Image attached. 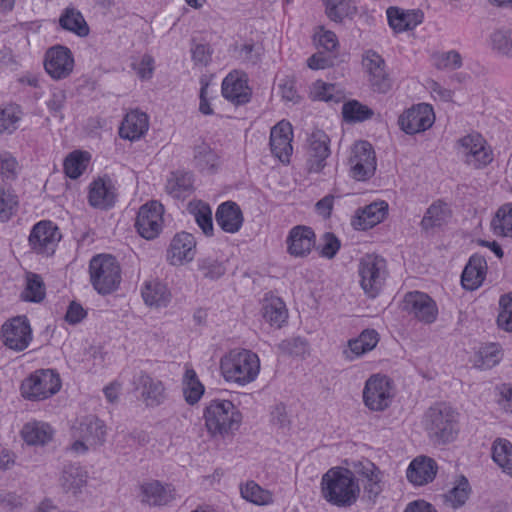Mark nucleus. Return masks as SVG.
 Segmentation results:
<instances>
[{"instance_id": "393cba45", "label": "nucleus", "mask_w": 512, "mask_h": 512, "mask_svg": "<svg viewBox=\"0 0 512 512\" xmlns=\"http://www.w3.org/2000/svg\"><path fill=\"white\" fill-rule=\"evenodd\" d=\"M149 129V117L138 109L129 111L119 127L121 138L136 141L142 138Z\"/></svg>"}, {"instance_id": "de8ad7c7", "label": "nucleus", "mask_w": 512, "mask_h": 512, "mask_svg": "<svg viewBox=\"0 0 512 512\" xmlns=\"http://www.w3.org/2000/svg\"><path fill=\"white\" fill-rule=\"evenodd\" d=\"M197 269L209 280H217L226 273L225 263L213 256L200 257L197 260Z\"/></svg>"}, {"instance_id": "20e7f679", "label": "nucleus", "mask_w": 512, "mask_h": 512, "mask_svg": "<svg viewBox=\"0 0 512 512\" xmlns=\"http://www.w3.org/2000/svg\"><path fill=\"white\" fill-rule=\"evenodd\" d=\"M424 426L429 438L434 443L451 442L459 431L458 414L451 407L438 404L426 412Z\"/></svg>"}, {"instance_id": "473e14b6", "label": "nucleus", "mask_w": 512, "mask_h": 512, "mask_svg": "<svg viewBox=\"0 0 512 512\" xmlns=\"http://www.w3.org/2000/svg\"><path fill=\"white\" fill-rule=\"evenodd\" d=\"M54 435L52 427L43 421H29L21 429V437L30 446H44Z\"/></svg>"}, {"instance_id": "6e6d98bb", "label": "nucleus", "mask_w": 512, "mask_h": 512, "mask_svg": "<svg viewBox=\"0 0 512 512\" xmlns=\"http://www.w3.org/2000/svg\"><path fill=\"white\" fill-rule=\"evenodd\" d=\"M17 196L10 190L0 186V220L8 221L16 212Z\"/></svg>"}, {"instance_id": "6ab92c4d", "label": "nucleus", "mask_w": 512, "mask_h": 512, "mask_svg": "<svg viewBox=\"0 0 512 512\" xmlns=\"http://www.w3.org/2000/svg\"><path fill=\"white\" fill-rule=\"evenodd\" d=\"M222 95L235 105H243L251 99L247 75L240 71L230 72L222 82Z\"/></svg>"}, {"instance_id": "4468645a", "label": "nucleus", "mask_w": 512, "mask_h": 512, "mask_svg": "<svg viewBox=\"0 0 512 512\" xmlns=\"http://www.w3.org/2000/svg\"><path fill=\"white\" fill-rule=\"evenodd\" d=\"M403 310L425 324L435 322L438 316L436 302L428 294L420 291H412L405 294Z\"/></svg>"}, {"instance_id": "79ce46f5", "label": "nucleus", "mask_w": 512, "mask_h": 512, "mask_svg": "<svg viewBox=\"0 0 512 512\" xmlns=\"http://www.w3.org/2000/svg\"><path fill=\"white\" fill-rule=\"evenodd\" d=\"M491 49L501 56L512 58V28L501 27L489 37Z\"/></svg>"}, {"instance_id": "774afa93", "label": "nucleus", "mask_w": 512, "mask_h": 512, "mask_svg": "<svg viewBox=\"0 0 512 512\" xmlns=\"http://www.w3.org/2000/svg\"><path fill=\"white\" fill-rule=\"evenodd\" d=\"M192 60L196 65L206 66L211 61L212 49L206 44H196L191 48Z\"/></svg>"}, {"instance_id": "7ed1b4c3", "label": "nucleus", "mask_w": 512, "mask_h": 512, "mask_svg": "<svg viewBox=\"0 0 512 512\" xmlns=\"http://www.w3.org/2000/svg\"><path fill=\"white\" fill-rule=\"evenodd\" d=\"M205 426L211 436L225 437L237 430L242 416L237 407L230 400L212 399L203 412Z\"/></svg>"}, {"instance_id": "a18cd8bd", "label": "nucleus", "mask_w": 512, "mask_h": 512, "mask_svg": "<svg viewBox=\"0 0 512 512\" xmlns=\"http://www.w3.org/2000/svg\"><path fill=\"white\" fill-rule=\"evenodd\" d=\"M189 211L202 232L206 236L213 235L212 210L210 206L203 201H195L189 203Z\"/></svg>"}, {"instance_id": "a211bd4d", "label": "nucleus", "mask_w": 512, "mask_h": 512, "mask_svg": "<svg viewBox=\"0 0 512 512\" xmlns=\"http://www.w3.org/2000/svg\"><path fill=\"white\" fill-rule=\"evenodd\" d=\"M285 243L290 256L305 258L315 246L316 235L311 227L296 225L289 230Z\"/></svg>"}, {"instance_id": "c9c22d12", "label": "nucleus", "mask_w": 512, "mask_h": 512, "mask_svg": "<svg viewBox=\"0 0 512 512\" xmlns=\"http://www.w3.org/2000/svg\"><path fill=\"white\" fill-rule=\"evenodd\" d=\"M262 316L271 326L281 328L288 318V311L282 299L270 296L264 298Z\"/></svg>"}, {"instance_id": "7c9ffc66", "label": "nucleus", "mask_w": 512, "mask_h": 512, "mask_svg": "<svg viewBox=\"0 0 512 512\" xmlns=\"http://www.w3.org/2000/svg\"><path fill=\"white\" fill-rule=\"evenodd\" d=\"M486 270L485 258L478 254L472 255L461 275L463 288L470 291L477 289L485 279Z\"/></svg>"}, {"instance_id": "a878e982", "label": "nucleus", "mask_w": 512, "mask_h": 512, "mask_svg": "<svg viewBox=\"0 0 512 512\" xmlns=\"http://www.w3.org/2000/svg\"><path fill=\"white\" fill-rule=\"evenodd\" d=\"M140 490L141 502L149 506H164L175 499V489L172 485H164L157 480L143 483Z\"/></svg>"}, {"instance_id": "603ef678", "label": "nucleus", "mask_w": 512, "mask_h": 512, "mask_svg": "<svg viewBox=\"0 0 512 512\" xmlns=\"http://www.w3.org/2000/svg\"><path fill=\"white\" fill-rule=\"evenodd\" d=\"M469 493L470 486L468 480L462 476L459 482L444 495V499L446 503L456 509L465 504Z\"/></svg>"}, {"instance_id": "dca6fc26", "label": "nucleus", "mask_w": 512, "mask_h": 512, "mask_svg": "<svg viewBox=\"0 0 512 512\" xmlns=\"http://www.w3.org/2000/svg\"><path fill=\"white\" fill-rule=\"evenodd\" d=\"M44 68L55 80L67 78L74 68L72 52L62 45L49 48L45 53Z\"/></svg>"}, {"instance_id": "9b49d317", "label": "nucleus", "mask_w": 512, "mask_h": 512, "mask_svg": "<svg viewBox=\"0 0 512 512\" xmlns=\"http://www.w3.org/2000/svg\"><path fill=\"white\" fill-rule=\"evenodd\" d=\"M350 175L358 181H365L374 175L376 157L372 145L367 141L356 142L348 159Z\"/></svg>"}, {"instance_id": "338daca9", "label": "nucleus", "mask_w": 512, "mask_h": 512, "mask_svg": "<svg viewBox=\"0 0 512 512\" xmlns=\"http://www.w3.org/2000/svg\"><path fill=\"white\" fill-rule=\"evenodd\" d=\"M498 393L497 402L499 406L508 414L512 415V385L501 384L496 387Z\"/></svg>"}, {"instance_id": "f03ea898", "label": "nucleus", "mask_w": 512, "mask_h": 512, "mask_svg": "<svg viewBox=\"0 0 512 512\" xmlns=\"http://www.w3.org/2000/svg\"><path fill=\"white\" fill-rule=\"evenodd\" d=\"M220 370L226 382L245 386L258 377L260 359L251 350L233 349L221 358Z\"/></svg>"}, {"instance_id": "37998d69", "label": "nucleus", "mask_w": 512, "mask_h": 512, "mask_svg": "<svg viewBox=\"0 0 512 512\" xmlns=\"http://www.w3.org/2000/svg\"><path fill=\"white\" fill-rule=\"evenodd\" d=\"M491 228L498 236L512 237V203L498 208L491 221Z\"/></svg>"}, {"instance_id": "13d9d810", "label": "nucleus", "mask_w": 512, "mask_h": 512, "mask_svg": "<svg viewBox=\"0 0 512 512\" xmlns=\"http://www.w3.org/2000/svg\"><path fill=\"white\" fill-rule=\"evenodd\" d=\"M45 296L44 283L37 274H31L27 278L24 291V299L31 302H40Z\"/></svg>"}, {"instance_id": "5fc2aeb1", "label": "nucleus", "mask_w": 512, "mask_h": 512, "mask_svg": "<svg viewBox=\"0 0 512 512\" xmlns=\"http://www.w3.org/2000/svg\"><path fill=\"white\" fill-rule=\"evenodd\" d=\"M311 95L314 100L338 103L342 99L340 91L334 84L316 81L311 88Z\"/></svg>"}, {"instance_id": "49530a36", "label": "nucleus", "mask_w": 512, "mask_h": 512, "mask_svg": "<svg viewBox=\"0 0 512 512\" xmlns=\"http://www.w3.org/2000/svg\"><path fill=\"white\" fill-rule=\"evenodd\" d=\"M192 188V177L186 172L172 173L167 180L166 191L174 198L180 199L186 197Z\"/></svg>"}, {"instance_id": "09e8293b", "label": "nucleus", "mask_w": 512, "mask_h": 512, "mask_svg": "<svg viewBox=\"0 0 512 512\" xmlns=\"http://www.w3.org/2000/svg\"><path fill=\"white\" fill-rule=\"evenodd\" d=\"M325 12L328 18L340 23L344 18L353 15L356 11L351 0H324Z\"/></svg>"}, {"instance_id": "423d86ee", "label": "nucleus", "mask_w": 512, "mask_h": 512, "mask_svg": "<svg viewBox=\"0 0 512 512\" xmlns=\"http://www.w3.org/2000/svg\"><path fill=\"white\" fill-rule=\"evenodd\" d=\"M387 274V263L383 257L376 254H366L359 260V283L368 297L375 298L379 294Z\"/></svg>"}, {"instance_id": "4d7b16f0", "label": "nucleus", "mask_w": 512, "mask_h": 512, "mask_svg": "<svg viewBox=\"0 0 512 512\" xmlns=\"http://www.w3.org/2000/svg\"><path fill=\"white\" fill-rule=\"evenodd\" d=\"M499 307L500 312L497 317L499 328L512 332V293L500 297Z\"/></svg>"}, {"instance_id": "4c0bfd02", "label": "nucleus", "mask_w": 512, "mask_h": 512, "mask_svg": "<svg viewBox=\"0 0 512 512\" xmlns=\"http://www.w3.org/2000/svg\"><path fill=\"white\" fill-rule=\"evenodd\" d=\"M86 481L87 473L82 467L76 464L65 466L61 476V485L66 492L76 494L86 484Z\"/></svg>"}, {"instance_id": "bf43d9fd", "label": "nucleus", "mask_w": 512, "mask_h": 512, "mask_svg": "<svg viewBox=\"0 0 512 512\" xmlns=\"http://www.w3.org/2000/svg\"><path fill=\"white\" fill-rule=\"evenodd\" d=\"M216 158V154L206 144L199 145L195 148L196 165L201 170H211L214 168Z\"/></svg>"}, {"instance_id": "bb28decb", "label": "nucleus", "mask_w": 512, "mask_h": 512, "mask_svg": "<svg viewBox=\"0 0 512 512\" xmlns=\"http://www.w3.org/2000/svg\"><path fill=\"white\" fill-rule=\"evenodd\" d=\"M215 219L224 232L231 234L238 232L244 221L240 207L232 201L224 202L218 206Z\"/></svg>"}, {"instance_id": "0e129e2a", "label": "nucleus", "mask_w": 512, "mask_h": 512, "mask_svg": "<svg viewBox=\"0 0 512 512\" xmlns=\"http://www.w3.org/2000/svg\"><path fill=\"white\" fill-rule=\"evenodd\" d=\"M315 38L317 39L319 46L324 48L326 51H334L339 44L336 34L330 30H325L322 26L318 27V31L315 33Z\"/></svg>"}, {"instance_id": "ddd939ff", "label": "nucleus", "mask_w": 512, "mask_h": 512, "mask_svg": "<svg viewBox=\"0 0 512 512\" xmlns=\"http://www.w3.org/2000/svg\"><path fill=\"white\" fill-rule=\"evenodd\" d=\"M4 345L14 351L25 350L32 341V329L26 316H17L2 325Z\"/></svg>"}, {"instance_id": "39448f33", "label": "nucleus", "mask_w": 512, "mask_h": 512, "mask_svg": "<svg viewBox=\"0 0 512 512\" xmlns=\"http://www.w3.org/2000/svg\"><path fill=\"white\" fill-rule=\"evenodd\" d=\"M90 282L101 295H107L118 289L121 283V268L115 257L99 254L89 262Z\"/></svg>"}, {"instance_id": "ea45409f", "label": "nucleus", "mask_w": 512, "mask_h": 512, "mask_svg": "<svg viewBox=\"0 0 512 512\" xmlns=\"http://www.w3.org/2000/svg\"><path fill=\"white\" fill-rule=\"evenodd\" d=\"M492 459L503 472L512 476V443L505 438H496L492 444Z\"/></svg>"}, {"instance_id": "58836bf2", "label": "nucleus", "mask_w": 512, "mask_h": 512, "mask_svg": "<svg viewBox=\"0 0 512 512\" xmlns=\"http://www.w3.org/2000/svg\"><path fill=\"white\" fill-rule=\"evenodd\" d=\"M59 24L64 30L75 33L80 37L89 34V27L83 15L75 8H66L59 18Z\"/></svg>"}, {"instance_id": "f8f14e48", "label": "nucleus", "mask_w": 512, "mask_h": 512, "mask_svg": "<svg viewBox=\"0 0 512 512\" xmlns=\"http://www.w3.org/2000/svg\"><path fill=\"white\" fill-rule=\"evenodd\" d=\"M459 153L464 162L476 169L487 166L493 160L492 151L480 134H469L458 141Z\"/></svg>"}, {"instance_id": "052dcab7", "label": "nucleus", "mask_w": 512, "mask_h": 512, "mask_svg": "<svg viewBox=\"0 0 512 512\" xmlns=\"http://www.w3.org/2000/svg\"><path fill=\"white\" fill-rule=\"evenodd\" d=\"M278 348L286 355L299 356L306 352L307 343L300 337H294L281 341Z\"/></svg>"}, {"instance_id": "2eb2a0df", "label": "nucleus", "mask_w": 512, "mask_h": 512, "mask_svg": "<svg viewBox=\"0 0 512 512\" xmlns=\"http://www.w3.org/2000/svg\"><path fill=\"white\" fill-rule=\"evenodd\" d=\"M435 121L431 105L420 103L405 110L399 117L400 128L406 134H417L429 129Z\"/></svg>"}, {"instance_id": "a19ab883", "label": "nucleus", "mask_w": 512, "mask_h": 512, "mask_svg": "<svg viewBox=\"0 0 512 512\" xmlns=\"http://www.w3.org/2000/svg\"><path fill=\"white\" fill-rule=\"evenodd\" d=\"M502 359V351L498 344L489 343L481 346L474 357V366L487 370L496 366Z\"/></svg>"}, {"instance_id": "c756f323", "label": "nucleus", "mask_w": 512, "mask_h": 512, "mask_svg": "<svg viewBox=\"0 0 512 512\" xmlns=\"http://www.w3.org/2000/svg\"><path fill=\"white\" fill-rule=\"evenodd\" d=\"M436 472V462L432 458L420 456L410 463L406 475L411 483L421 486L431 482L435 478Z\"/></svg>"}, {"instance_id": "0eeeda50", "label": "nucleus", "mask_w": 512, "mask_h": 512, "mask_svg": "<svg viewBox=\"0 0 512 512\" xmlns=\"http://www.w3.org/2000/svg\"><path fill=\"white\" fill-rule=\"evenodd\" d=\"M61 388L59 374L52 369L36 370L21 384V394L25 399L39 401L56 394Z\"/></svg>"}, {"instance_id": "72a5a7b5", "label": "nucleus", "mask_w": 512, "mask_h": 512, "mask_svg": "<svg viewBox=\"0 0 512 512\" xmlns=\"http://www.w3.org/2000/svg\"><path fill=\"white\" fill-rule=\"evenodd\" d=\"M138 388L141 390V396L147 406L155 407L165 400V387L162 381L142 373L138 377Z\"/></svg>"}, {"instance_id": "69168bd1", "label": "nucleus", "mask_w": 512, "mask_h": 512, "mask_svg": "<svg viewBox=\"0 0 512 512\" xmlns=\"http://www.w3.org/2000/svg\"><path fill=\"white\" fill-rule=\"evenodd\" d=\"M436 66L439 69L460 68L462 66V57L457 51L451 50L449 52L441 54L438 57Z\"/></svg>"}, {"instance_id": "4be33fe9", "label": "nucleus", "mask_w": 512, "mask_h": 512, "mask_svg": "<svg viewBox=\"0 0 512 512\" xmlns=\"http://www.w3.org/2000/svg\"><path fill=\"white\" fill-rule=\"evenodd\" d=\"M330 139L328 135L317 130L309 138V158L307 161L309 172H320L326 165L325 160L330 155Z\"/></svg>"}, {"instance_id": "f704fd0d", "label": "nucleus", "mask_w": 512, "mask_h": 512, "mask_svg": "<svg viewBox=\"0 0 512 512\" xmlns=\"http://www.w3.org/2000/svg\"><path fill=\"white\" fill-rule=\"evenodd\" d=\"M142 298L150 307H166L171 300L167 286L158 280L146 281L141 290Z\"/></svg>"}, {"instance_id": "1a4fd4ad", "label": "nucleus", "mask_w": 512, "mask_h": 512, "mask_svg": "<svg viewBox=\"0 0 512 512\" xmlns=\"http://www.w3.org/2000/svg\"><path fill=\"white\" fill-rule=\"evenodd\" d=\"M362 66L370 88L385 94L392 88V78L386 69L383 57L374 50H367L362 56Z\"/></svg>"}, {"instance_id": "9d476101", "label": "nucleus", "mask_w": 512, "mask_h": 512, "mask_svg": "<svg viewBox=\"0 0 512 512\" xmlns=\"http://www.w3.org/2000/svg\"><path fill=\"white\" fill-rule=\"evenodd\" d=\"M163 205L152 200L143 204L137 213L135 228L138 234L147 240H153L159 236L164 224Z\"/></svg>"}, {"instance_id": "e433bc0d", "label": "nucleus", "mask_w": 512, "mask_h": 512, "mask_svg": "<svg viewBox=\"0 0 512 512\" xmlns=\"http://www.w3.org/2000/svg\"><path fill=\"white\" fill-rule=\"evenodd\" d=\"M182 392L189 405L198 403L205 392V387L199 380L196 371L188 365L185 366L182 378Z\"/></svg>"}, {"instance_id": "864d4df0", "label": "nucleus", "mask_w": 512, "mask_h": 512, "mask_svg": "<svg viewBox=\"0 0 512 512\" xmlns=\"http://www.w3.org/2000/svg\"><path fill=\"white\" fill-rule=\"evenodd\" d=\"M21 111L17 105H7L0 109V133H13L18 128Z\"/></svg>"}, {"instance_id": "5701e85b", "label": "nucleus", "mask_w": 512, "mask_h": 512, "mask_svg": "<svg viewBox=\"0 0 512 512\" xmlns=\"http://www.w3.org/2000/svg\"><path fill=\"white\" fill-rule=\"evenodd\" d=\"M196 241L192 234L181 232L176 234L169 246L167 259L172 265L190 262L195 257Z\"/></svg>"}, {"instance_id": "6e6552de", "label": "nucleus", "mask_w": 512, "mask_h": 512, "mask_svg": "<svg viewBox=\"0 0 512 512\" xmlns=\"http://www.w3.org/2000/svg\"><path fill=\"white\" fill-rule=\"evenodd\" d=\"M394 394L392 381L387 376L375 374L365 382L363 401L368 409L380 412L390 406Z\"/></svg>"}, {"instance_id": "f3484780", "label": "nucleus", "mask_w": 512, "mask_h": 512, "mask_svg": "<svg viewBox=\"0 0 512 512\" xmlns=\"http://www.w3.org/2000/svg\"><path fill=\"white\" fill-rule=\"evenodd\" d=\"M61 238L57 226L51 221H40L37 223L29 236V243L32 249L38 254L51 255Z\"/></svg>"}, {"instance_id": "3c124183", "label": "nucleus", "mask_w": 512, "mask_h": 512, "mask_svg": "<svg viewBox=\"0 0 512 512\" xmlns=\"http://www.w3.org/2000/svg\"><path fill=\"white\" fill-rule=\"evenodd\" d=\"M343 117L349 122H361L372 118L374 112L368 106L357 100H350L343 104Z\"/></svg>"}, {"instance_id": "f257e3e1", "label": "nucleus", "mask_w": 512, "mask_h": 512, "mask_svg": "<svg viewBox=\"0 0 512 512\" xmlns=\"http://www.w3.org/2000/svg\"><path fill=\"white\" fill-rule=\"evenodd\" d=\"M360 492L359 481L350 469L332 467L321 478L322 497L333 506H353L358 501Z\"/></svg>"}, {"instance_id": "c03bdc74", "label": "nucleus", "mask_w": 512, "mask_h": 512, "mask_svg": "<svg viewBox=\"0 0 512 512\" xmlns=\"http://www.w3.org/2000/svg\"><path fill=\"white\" fill-rule=\"evenodd\" d=\"M90 154L86 151L76 150L71 152L64 160V172L71 179H77L86 170Z\"/></svg>"}, {"instance_id": "2f4dec72", "label": "nucleus", "mask_w": 512, "mask_h": 512, "mask_svg": "<svg viewBox=\"0 0 512 512\" xmlns=\"http://www.w3.org/2000/svg\"><path fill=\"white\" fill-rule=\"evenodd\" d=\"M452 216L449 205L441 200L433 202L424 213L420 222L421 230L430 232L446 225Z\"/></svg>"}, {"instance_id": "412c9836", "label": "nucleus", "mask_w": 512, "mask_h": 512, "mask_svg": "<svg viewBox=\"0 0 512 512\" xmlns=\"http://www.w3.org/2000/svg\"><path fill=\"white\" fill-rule=\"evenodd\" d=\"M388 204L385 201L373 202L358 208L351 220L357 230H368L381 223L387 216Z\"/></svg>"}, {"instance_id": "c85d7f7f", "label": "nucleus", "mask_w": 512, "mask_h": 512, "mask_svg": "<svg viewBox=\"0 0 512 512\" xmlns=\"http://www.w3.org/2000/svg\"><path fill=\"white\" fill-rule=\"evenodd\" d=\"M73 436L84 439L90 446L97 447L105 441V425L97 417L87 416L75 428Z\"/></svg>"}, {"instance_id": "680f3d73", "label": "nucleus", "mask_w": 512, "mask_h": 512, "mask_svg": "<svg viewBox=\"0 0 512 512\" xmlns=\"http://www.w3.org/2000/svg\"><path fill=\"white\" fill-rule=\"evenodd\" d=\"M0 168L4 179L14 180L17 177L18 162L10 153L4 152L0 155Z\"/></svg>"}, {"instance_id": "e2e57ef3", "label": "nucleus", "mask_w": 512, "mask_h": 512, "mask_svg": "<svg viewBox=\"0 0 512 512\" xmlns=\"http://www.w3.org/2000/svg\"><path fill=\"white\" fill-rule=\"evenodd\" d=\"M340 249L339 239L330 232L323 235V244L320 248V255L327 259H332Z\"/></svg>"}, {"instance_id": "8fccbe9b", "label": "nucleus", "mask_w": 512, "mask_h": 512, "mask_svg": "<svg viewBox=\"0 0 512 512\" xmlns=\"http://www.w3.org/2000/svg\"><path fill=\"white\" fill-rule=\"evenodd\" d=\"M241 496L256 505H267L272 502V495L269 491L260 487L256 482L249 481L240 487Z\"/></svg>"}, {"instance_id": "aec40b11", "label": "nucleus", "mask_w": 512, "mask_h": 512, "mask_svg": "<svg viewBox=\"0 0 512 512\" xmlns=\"http://www.w3.org/2000/svg\"><path fill=\"white\" fill-rule=\"evenodd\" d=\"M292 125L285 120L278 122L270 132V148L272 154L281 162L289 161L292 154Z\"/></svg>"}, {"instance_id": "b1692460", "label": "nucleus", "mask_w": 512, "mask_h": 512, "mask_svg": "<svg viewBox=\"0 0 512 512\" xmlns=\"http://www.w3.org/2000/svg\"><path fill=\"white\" fill-rule=\"evenodd\" d=\"M89 204L94 208L109 209L116 201V189L108 177L98 178L89 187Z\"/></svg>"}, {"instance_id": "cd10ccee", "label": "nucleus", "mask_w": 512, "mask_h": 512, "mask_svg": "<svg viewBox=\"0 0 512 512\" xmlns=\"http://www.w3.org/2000/svg\"><path fill=\"white\" fill-rule=\"evenodd\" d=\"M387 18L390 27L397 33L413 30L423 22L424 14L421 10H402L397 7L387 9Z\"/></svg>"}]
</instances>
